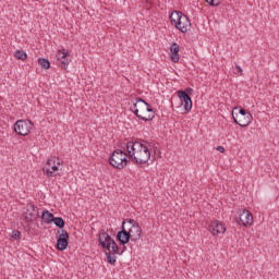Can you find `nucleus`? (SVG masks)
I'll return each instance as SVG.
<instances>
[{"label": "nucleus", "instance_id": "nucleus-1", "mask_svg": "<svg viewBox=\"0 0 279 279\" xmlns=\"http://www.w3.org/2000/svg\"><path fill=\"white\" fill-rule=\"evenodd\" d=\"M128 147L131 149L130 158L134 160L135 165H147L149 162V158H151V151H149L151 143L141 140L131 142Z\"/></svg>", "mask_w": 279, "mask_h": 279}, {"label": "nucleus", "instance_id": "nucleus-2", "mask_svg": "<svg viewBox=\"0 0 279 279\" xmlns=\"http://www.w3.org/2000/svg\"><path fill=\"white\" fill-rule=\"evenodd\" d=\"M133 112L142 121H154L156 118L154 108L143 98H136V101L133 104Z\"/></svg>", "mask_w": 279, "mask_h": 279}, {"label": "nucleus", "instance_id": "nucleus-3", "mask_svg": "<svg viewBox=\"0 0 279 279\" xmlns=\"http://www.w3.org/2000/svg\"><path fill=\"white\" fill-rule=\"evenodd\" d=\"M232 118L236 125L241 128H247L252 121H254V117L252 113L242 107H234L232 111Z\"/></svg>", "mask_w": 279, "mask_h": 279}, {"label": "nucleus", "instance_id": "nucleus-4", "mask_svg": "<svg viewBox=\"0 0 279 279\" xmlns=\"http://www.w3.org/2000/svg\"><path fill=\"white\" fill-rule=\"evenodd\" d=\"M109 162L114 169H125L128 162H130V160H128V153L123 149H116L110 156Z\"/></svg>", "mask_w": 279, "mask_h": 279}, {"label": "nucleus", "instance_id": "nucleus-5", "mask_svg": "<svg viewBox=\"0 0 279 279\" xmlns=\"http://www.w3.org/2000/svg\"><path fill=\"white\" fill-rule=\"evenodd\" d=\"M98 243H100L104 250H108V252H112V254H119V244L110 236V234L102 231L98 235Z\"/></svg>", "mask_w": 279, "mask_h": 279}, {"label": "nucleus", "instance_id": "nucleus-6", "mask_svg": "<svg viewBox=\"0 0 279 279\" xmlns=\"http://www.w3.org/2000/svg\"><path fill=\"white\" fill-rule=\"evenodd\" d=\"M34 128V122L32 120H17L14 124V132L20 136H27Z\"/></svg>", "mask_w": 279, "mask_h": 279}, {"label": "nucleus", "instance_id": "nucleus-7", "mask_svg": "<svg viewBox=\"0 0 279 279\" xmlns=\"http://www.w3.org/2000/svg\"><path fill=\"white\" fill-rule=\"evenodd\" d=\"M126 223H129V233H131V241L136 243V241L141 240V234H143V229H141V226L136 220L132 218L124 219Z\"/></svg>", "mask_w": 279, "mask_h": 279}, {"label": "nucleus", "instance_id": "nucleus-8", "mask_svg": "<svg viewBox=\"0 0 279 279\" xmlns=\"http://www.w3.org/2000/svg\"><path fill=\"white\" fill-rule=\"evenodd\" d=\"M125 223H128V220L122 221L121 230L116 235V239L119 241L120 245H128V243L132 241V235L130 231L125 229Z\"/></svg>", "mask_w": 279, "mask_h": 279}, {"label": "nucleus", "instance_id": "nucleus-9", "mask_svg": "<svg viewBox=\"0 0 279 279\" xmlns=\"http://www.w3.org/2000/svg\"><path fill=\"white\" fill-rule=\"evenodd\" d=\"M177 95L185 112H191V110H193V100L191 99V96H189V94H186V92H183L182 89L177 92Z\"/></svg>", "mask_w": 279, "mask_h": 279}, {"label": "nucleus", "instance_id": "nucleus-10", "mask_svg": "<svg viewBox=\"0 0 279 279\" xmlns=\"http://www.w3.org/2000/svg\"><path fill=\"white\" fill-rule=\"evenodd\" d=\"M23 217L27 223L36 221V219H38V210H36V205L28 203L26 205V211L23 214Z\"/></svg>", "mask_w": 279, "mask_h": 279}, {"label": "nucleus", "instance_id": "nucleus-11", "mask_svg": "<svg viewBox=\"0 0 279 279\" xmlns=\"http://www.w3.org/2000/svg\"><path fill=\"white\" fill-rule=\"evenodd\" d=\"M69 51L65 49L59 50L57 53V64L62 69L66 70L69 64L71 63V59H69Z\"/></svg>", "mask_w": 279, "mask_h": 279}, {"label": "nucleus", "instance_id": "nucleus-12", "mask_svg": "<svg viewBox=\"0 0 279 279\" xmlns=\"http://www.w3.org/2000/svg\"><path fill=\"white\" fill-rule=\"evenodd\" d=\"M236 222L239 223V226H244L245 228H247V226H252V223H254V216L251 214L250 210L244 209L240 214Z\"/></svg>", "mask_w": 279, "mask_h": 279}, {"label": "nucleus", "instance_id": "nucleus-13", "mask_svg": "<svg viewBox=\"0 0 279 279\" xmlns=\"http://www.w3.org/2000/svg\"><path fill=\"white\" fill-rule=\"evenodd\" d=\"M66 247H69V232L62 229L57 239V250H59V252H64Z\"/></svg>", "mask_w": 279, "mask_h": 279}, {"label": "nucleus", "instance_id": "nucleus-14", "mask_svg": "<svg viewBox=\"0 0 279 279\" xmlns=\"http://www.w3.org/2000/svg\"><path fill=\"white\" fill-rule=\"evenodd\" d=\"M58 166H56V159H48L43 171L48 175V178H56V171H58Z\"/></svg>", "mask_w": 279, "mask_h": 279}, {"label": "nucleus", "instance_id": "nucleus-15", "mask_svg": "<svg viewBox=\"0 0 279 279\" xmlns=\"http://www.w3.org/2000/svg\"><path fill=\"white\" fill-rule=\"evenodd\" d=\"M175 28L179 29V32H182V34H186V32H191V20L189 19V16L183 14V16L177 23Z\"/></svg>", "mask_w": 279, "mask_h": 279}, {"label": "nucleus", "instance_id": "nucleus-16", "mask_svg": "<svg viewBox=\"0 0 279 279\" xmlns=\"http://www.w3.org/2000/svg\"><path fill=\"white\" fill-rule=\"evenodd\" d=\"M208 230L214 234V236H217V234H223L226 232V226H223L219 220H215L208 226Z\"/></svg>", "mask_w": 279, "mask_h": 279}, {"label": "nucleus", "instance_id": "nucleus-17", "mask_svg": "<svg viewBox=\"0 0 279 279\" xmlns=\"http://www.w3.org/2000/svg\"><path fill=\"white\" fill-rule=\"evenodd\" d=\"M170 58L172 62H180V45L178 43H173L170 47Z\"/></svg>", "mask_w": 279, "mask_h": 279}, {"label": "nucleus", "instance_id": "nucleus-18", "mask_svg": "<svg viewBox=\"0 0 279 279\" xmlns=\"http://www.w3.org/2000/svg\"><path fill=\"white\" fill-rule=\"evenodd\" d=\"M184 16V13H182L181 11H173L169 19L171 22V25H173L174 27L177 26V23H180V20Z\"/></svg>", "mask_w": 279, "mask_h": 279}, {"label": "nucleus", "instance_id": "nucleus-19", "mask_svg": "<svg viewBox=\"0 0 279 279\" xmlns=\"http://www.w3.org/2000/svg\"><path fill=\"white\" fill-rule=\"evenodd\" d=\"M54 216L49 210H44L41 214V219L44 223H53Z\"/></svg>", "mask_w": 279, "mask_h": 279}, {"label": "nucleus", "instance_id": "nucleus-20", "mask_svg": "<svg viewBox=\"0 0 279 279\" xmlns=\"http://www.w3.org/2000/svg\"><path fill=\"white\" fill-rule=\"evenodd\" d=\"M52 223H54V226L59 228V230H64L65 222L62 217L54 216V218L52 219Z\"/></svg>", "mask_w": 279, "mask_h": 279}, {"label": "nucleus", "instance_id": "nucleus-21", "mask_svg": "<svg viewBox=\"0 0 279 279\" xmlns=\"http://www.w3.org/2000/svg\"><path fill=\"white\" fill-rule=\"evenodd\" d=\"M38 64H39V66H41V69H45V71L51 69V62H49V59L39 58Z\"/></svg>", "mask_w": 279, "mask_h": 279}, {"label": "nucleus", "instance_id": "nucleus-22", "mask_svg": "<svg viewBox=\"0 0 279 279\" xmlns=\"http://www.w3.org/2000/svg\"><path fill=\"white\" fill-rule=\"evenodd\" d=\"M105 256H107V263H109V265H116L117 263V255L112 252L106 253Z\"/></svg>", "mask_w": 279, "mask_h": 279}, {"label": "nucleus", "instance_id": "nucleus-23", "mask_svg": "<svg viewBox=\"0 0 279 279\" xmlns=\"http://www.w3.org/2000/svg\"><path fill=\"white\" fill-rule=\"evenodd\" d=\"M14 58H16V60H27V52L23 50H16L14 53Z\"/></svg>", "mask_w": 279, "mask_h": 279}, {"label": "nucleus", "instance_id": "nucleus-24", "mask_svg": "<svg viewBox=\"0 0 279 279\" xmlns=\"http://www.w3.org/2000/svg\"><path fill=\"white\" fill-rule=\"evenodd\" d=\"M131 143H134V141H129L128 143L123 142V143H121V144L119 145L120 149H122V151H125V150H126L128 154H129V156H130V151H131L129 145H130Z\"/></svg>", "mask_w": 279, "mask_h": 279}, {"label": "nucleus", "instance_id": "nucleus-25", "mask_svg": "<svg viewBox=\"0 0 279 279\" xmlns=\"http://www.w3.org/2000/svg\"><path fill=\"white\" fill-rule=\"evenodd\" d=\"M11 236L14 239V241L21 240V231L13 230Z\"/></svg>", "mask_w": 279, "mask_h": 279}, {"label": "nucleus", "instance_id": "nucleus-26", "mask_svg": "<svg viewBox=\"0 0 279 279\" xmlns=\"http://www.w3.org/2000/svg\"><path fill=\"white\" fill-rule=\"evenodd\" d=\"M208 5H211L213 8L219 5L221 3V0H205Z\"/></svg>", "mask_w": 279, "mask_h": 279}, {"label": "nucleus", "instance_id": "nucleus-27", "mask_svg": "<svg viewBox=\"0 0 279 279\" xmlns=\"http://www.w3.org/2000/svg\"><path fill=\"white\" fill-rule=\"evenodd\" d=\"M183 93H186V95L191 96L193 95V88L191 87H186L184 90H182Z\"/></svg>", "mask_w": 279, "mask_h": 279}, {"label": "nucleus", "instance_id": "nucleus-28", "mask_svg": "<svg viewBox=\"0 0 279 279\" xmlns=\"http://www.w3.org/2000/svg\"><path fill=\"white\" fill-rule=\"evenodd\" d=\"M217 151H220V154H223L226 151V148L223 146H217Z\"/></svg>", "mask_w": 279, "mask_h": 279}, {"label": "nucleus", "instance_id": "nucleus-29", "mask_svg": "<svg viewBox=\"0 0 279 279\" xmlns=\"http://www.w3.org/2000/svg\"><path fill=\"white\" fill-rule=\"evenodd\" d=\"M235 69H236V71H238V73H240L241 75H243V69H241L240 65H236Z\"/></svg>", "mask_w": 279, "mask_h": 279}, {"label": "nucleus", "instance_id": "nucleus-30", "mask_svg": "<svg viewBox=\"0 0 279 279\" xmlns=\"http://www.w3.org/2000/svg\"><path fill=\"white\" fill-rule=\"evenodd\" d=\"M57 165H60V161H57Z\"/></svg>", "mask_w": 279, "mask_h": 279}, {"label": "nucleus", "instance_id": "nucleus-31", "mask_svg": "<svg viewBox=\"0 0 279 279\" xmlns=\"http://www.w3.org/2000/svg\"><path fill=\"white\" fill-rule=\"evenodd\" d=\"M58 234H60V230H58Z\"/></svg>", "mask_w": 279, "mask_h": 279}]
</instances>
